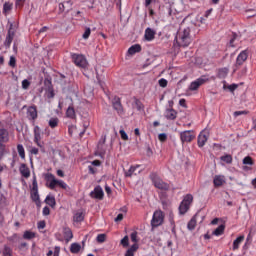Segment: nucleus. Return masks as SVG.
<instances>
[{
	"label": "nucleus",
	"mask_w": 256,
	"mask_h": 256,
	"mask_svg": "<svg viewBox=\"0 0 256 256\" xmlns=\"http://www.w3.org/2000/svg\"><path fill=\"white\" fill-rule=\"evenodd\" d=\"M7 153L6 146L0 142V159H3V156Z\"/></svg>",
	"instance_id": "42"
},
{
	"label": "nucleus",
	"mask_w": 256,
	"mask_h": 256,
	"mask_svg": "<svg viewBox=\"0 0 256 256\" xmlns=\"http://www.w3.org/2000/svg\"><path fill=\"white\" fill-rule=\"evenodd\" d=\"M71 253L77 254L81 251V244L79 243H72L70 246Z\"/></svg>",
	"instance_id": "31"
},
{
	"label": "nucleus",
	"mask_w": 256,
	"mask_h": 256,
	"mask_svg": "<svg viewBox=\"0 0 256 256\" xmlns=\"http://www.w3.org/2000/svg\"><path fill=\"white\" fill-rule=\"evenodd\" d=\"M30 153H31L32 155H38V154H39V149L33 147V148H31Z\"/></svg>",
	"instance_id": "59"
},
{
	"label": "nucleus",
	"mask_w": 256,
	"mask_h": 256,
	"mask_svg": "<svg viewBox=\"0 0 256 256\" xmlns=\"http://www.w3.org/2000/svg\"><path fill=\"white\" fill-rule=\"evenodd\" d=\"M156 32L152 28H146L144 32V39L146 41H153L155 39Z\"/></svg>",
	"instance_id": "16"
},
{
	"label": "nucleus",
	"mask_w": 256,
	"mask_h": 256,
	"mask_svg": "<svg viewBox=\"0 0 256 256\" xmlns=\"http://www.w3.org/2000/svg\"><path fill=\"white\" fill-rule=\"evenodd\" d=\"M38 229H45V221H40L38 223Z\"/></svg>",
	"instance_id": "62"
},
{
	"label": "nucleus",
	"mask_w": 256,
	"mask_h": 256,
	"mask_svg": "<svg viewBox=\"0 0 256 256\" xmlns=\"http://www.w3.org/2000/svg\"><path fill=\"white\" fill-rule=\"evenodd\" d=\"M179 106L180 107H187V102L185 101V99H180L179 100Z\"/></svg>",
	"instance_id": "58"
},
{
	"label": "nucleus",
	"mask_w": 256,
	"mask_h": 256,
	"mask_svg": "<svg viewBox=\"0 0 256 256\" xmlns=\"http://www.w3.org/2000/svg\"><path fill=\"white\" fill-rule=\"evenodd\" d=\"M209 139V131L203 130L198 135V147H205V143H207Z\"/></svg>",
	"instance_id": "11"
},
{
	"label": "nucleus",
	"mask_w": 256,
	"mask_h": 256,
	"mask_svg": "<svg viewBox=\"0 0 256 256\" xmlns=\"http://www.w3.org/2000/svg\"><path fill=\"white\" fill-rule=\"evenodd\" d=\"M220 159L221 161H224V163H227L228 165H231V163H233V156L229 154L221 156Z\"/></svg>",
	"instance_id": "35"
},
{
	"label": "nucleus",
	"mask_w": 256,
	"mask_h": 256,
	"mask_svg": "<svg viewBox=\"0 0 256 256\" xmlns=\"http://www.w3.org/2000/svg\"><path fill=\"white\" fill-rule=\"evenodd\" d=\"M247 112L245 111H236L234 112V117H239V115H245Z\"/></svg>",
	"instance_id": "61"
},
{
	"label": "nucleus",
	"mask_w": 256,
	"mask_h": 256,
	"mask_svg": "<svg viewBox=\"0 0 256 256\" xmlns=\"http://www.w3.org/2000/svg\"><path fill=\"white\" fill-rule=\"evenodd\" d=\"M120 243L122 247H129V236H124Z\"/></svg>",
	"instance_id": "45"
},
{
	"label": "nucleus",
	"mask_w": 256,
	"mask_h": 256,
	"mask_svg": "<svg viewBox=\"0 0 256 256\" xmlns=\"http://www.w3.org/2000/svg\"><path fill=\"white\" fill-rule=\"evenodd\" d=\"M11 253H12L11 247L5 245L4 249L2 251V255L3 256H11Z\"/></svg>",
	"instance_id": "41"
},
{
	"label": "nucleus",
	"mask_w": 256,
	"mask_h": 256,
	"mask_svg": "<svg viewBox=\"0 0 256 256\" xmlns=\"http://www.w3.org/2000/svg\"><path fill=\"white\" fill-rule=\"evenodd\" d=\"M191 203H193V195L187 194L186 196H184V198L179 206L180 215H185V213H187V211H189V209L191 207Z\"/></svg>",
	"instance_id": "4"
},
{
	"label": "nucleus",
	"mask_w": 256,
	"mask_h": 256,
	"mask_svg": "<svg viewBox=\"0 0 256 256\" xmlns=\"http://www.w3.org/2000/svg\"><path fill=\"white\" fill-rule=\"evenodd\" d=\"M195 227H197V216L192 217L187 224V229H189V231H193Z\"/></svg>",
	"instance_id": "25"
},
{
	"label": "nucleus",
	"mask_w": 256,
	"mask_h": 256,
	"mask_svg": "<svg viewBox=\"0 0 256 256\" xmlns=\"http://www.w3.org/2000/svg\"><path fill=\"white\" fill-rule=\"evenodd\" d=\"M132 109H136L137 111H144L145 106H143V103L141 102V100L137 98H133Z\"/></svg>",
	"instance_id": "19"
},
{
	"label": "nucleus",
	"mask_w": 256,
	"mask_h": 256,
	"mask_svg": "<svg viewBox=\"0 0 256 256\" xmlns=\"http://www.w3.org/2000/svg\"><path fill=\"white\" fill-rule=\"evenodd\" d=\"M164 116L166 117V119L174 121V119H177V111H175V109L168 108L166 109Z\"/></svg>",
	"instance_id": "17"
},
{
	"label": "nucleus",
	"mask_w": 256,
	"mask_h": 256,
	"mask_svg": "<svg viewBox=\"0 0 256 256\" xmlns=\"http://www.w3.org/2000/svg\"><path fill=\"white\" fill-rule=\"evenodd\" d=\"M46 205H49V207H55L57 205V202L55 201V196L48 195L45 199Z\"/></svg>",
	"instance_id": "27"
},
{
	"label": "nucleus",
	"mask_w": 256,
	"mask_h": 256,
	"mask_svg": "<svg viewBox=\"0 0 256 256\" xmlns=\"http://www.w3.org/2000/svg\"><path fill=\"white\" fill-rule=\"evenodd\" d=\"M63 235L65 241L69 242L73 239V231H71V228L69 227H64L63 228Z\"/></svg>",
	"instance_id": "21"
},
{
	"label": "nucleus",
	"mask_w": 256,
	"mask_h": 256,
	"mask_svg": "<svg viewBox=\"0 0 256 256\" xmlns=\"http://www.w3.org/2000/svg\"><path fill=\"white\" fill-rule=\"evenodd\" d=\"M238 87H239V85H237V84H230V85L224 84L223 85V89L224 90L228 89V91H230V93H233Z\"/></svg>",
	"instance_id": "37"
},
{
	"label": "nucleus",
	"mask_w": 256,
	"mask_h": 256,
	"mask_svg": "<svg viewBox=\"0 0 256 256\" xmlns=\"http://www.w3.org/2000/svg\"><path fill=\"white\" fill-rule=\"evenodd\" d=\"M158 85H159L160 87H162V88L167 87V85H168L167 79L161 78V79L158 81Z\"/></svg>",
	"instance_id": "47"
},
{
	"label": "nucleus",
	"mask_w": 256,
	"mask_h": 256,
	"mask_svg": "<svg viewBox=\"0 0 256 256\" xmlns=\"http://www.w3.org/2000/svg\"><path fill=\"white\" fill-rule=\"evenodd\" d=\"M17 151H18V155L19 157L25 161V147H23V144H18L17 145Z\"/></svg>",
	"instance_id": "29"
},
{
	"label": "nucleus",
	"mask_w": 256,
	"mask_h": 256,
	"mask_svg": "<svg viewBox=\"0 0 256 256\" xmlns=\"http://www.w3.org/2000/svg\"><path fill=\"white\" fill-rule=\"evenodd\" d=\"M66 117H68V119H75V117H77V115L75 114V108H73V106H69L67 108Z\"/></svg>",
	"instance_id": "26"
},
{
	"label": "nucleus",
	"mask_w": 256,
	"mask_h": 256,
	"mask_svg": "<svg viewBox=\"0 0 256 256\" xmlns=\"http://www.w3.org/2000/svg\"><path fill=\"white\" fill-rule=\"evenodd\" d=\"M164 219H165V216L163 215V211L161 210L155 211L151 220V226L159 227L160 225H163Z\"/></svg>",
	"instance_id": "5"
},
{
	"label": "nucleus",
	"mask_w": 256,
	"mask_h": 256,
	"mask_svg": "<svg viewBox=\"0 0 256 256\" xmlns=\"http://www.w3.org/2000/svg\"><path fill=\"white\" fill-rule=\"evenodd\" d=\"M46 181L49 183L48 187L49 189H55V187H61V189H67V183L63 180H57L55 178V175L53 174H47L46 175Z\"/></svg>",
	"instance_id": "2"
},
{
	"label": "nucleus",
	"mask_w": 256,
	"mask_h": 256,
	"mask_svg": "<svg viewBox=\"0 0 256 256\" xmlns=\"http://www.w3.org/2000/svg\"><path fill=\"white\" fill-rule=\"evenodd\" d=\"M247 57H249L247 50H243L236 58V67H241L247 61Z\"/></svg>",
	"instance_id": "12"
},
{
	"label": "nucleus",
	"mask_w": 256,
	"mask_h": 256,
	"mask_svg": "<svg viewBox=\"0 0 256 256\" xmlns=\"http://www.w3.org/2000/svg\"><path fill=\"white\" fill-rule=\"evenodd\" d=\"M223 233H225V225L221 224L213 231L212 235L219 237L220 235H223Z\"/></svg>",
	"instance_id": "28"
},
{
	"label": "nucleus",
	"mask_w": 256,
	"mask_h": 256,
	"mask_svg": "<svg viewBox=\"0 0 256 256\" xmlns=\"http://www.w3.org/2000/svg\"><path fill=\"white\" fill-rule=\"evenodd\" d=\"M158 139H159V141H160L161 143H165V141H167V134H165V133H160V134L158 135Z\"/></svg>",
	"instance_id": "49"
},
{
	"label": "nucleus",
	"mask_w": 256,
	"mask_h": 256,
	"mask_svg": "<svg viewBox=\"0 0 256 256\" xmlns=\"http://www.w3.org/2000/svg\"><path fill=\"white\" fill-rule=\"evenodd\" d=\"M48 125L49 127H51V129H55V127L59 125V118L57 117L50 118L48 121Z\"/></svg>",
	"instance_id": "30"
},
{
	"label": "nucleus",
	"mask_w": 256,
	"mask_h": 256,
	"mask_svg": "<svg viewBox=\"0 0 256 256\" xmlns=\"http://www.w3.org/2000/svg\"><path fill=\"white\" fill-rule=\"evenodd\" d=\"M43 215L47 216L51 213V210L49 209V207H44L43 211H42Z\"/></svg>",
	"instance_id": "56"
},
{
	"label": "nucleus",
	"mask_w": 256,
	"mask_h": 256,
	"mask_svg": "<svg viewBox=\"0 0 256 256\" xmlns=\"http://www.w3.org/2000/svg\"><path fill=\"white\" fill-rule=\"evenodd\" d=\"M14 36H15V33H13L11 30H9L8 34L6 36V40H5L6 47H11V43H13Z\"/></svg>",
	"instance_id": "23"
},
{
	"label": "nucleus",
	"mask_w": 256,
	"mask_h": 256,
	"mask_svg": "<svg viewBox=\"0 0 256 256\" xmlns=\"http://www.w3.org/2000/svg\"><path fill=\"white\" fill-rule=\"evenodd\" d=\"M139 249V245L137 243L133 244L128 250L131 251L132 253H135Z\"/></svg>",
	"instance_id": "54"
},
{
	"label": "nucleus",
	"mask_w": 256,
	"mask_h": 256,
	"mask_svg": "<svg viewBox=\"0 0 256 256\" xmlns=\"http://www.w3.org/2000/svg\"><path fill=\"white\" fill-rule=\"evenodd\" d=\"M119 133L123 141H129V136L127 135V132H125V130H120Z\"/></svg>",
	"instance_id": "46"
},
{
	"label": "nucleus",
	"mask_w": 256,
	"mask_h": 256,
	"mask_svg": "<svg viewBox=\"0 0 256 256\" xmlns=\"http://www.w3.org/2000/svg\"><path fill=\"white\" fill-rule=\"evenodd\" d=\"M71 58L73 63H75L77 67H81L82 69H85V67H87V58H85L83 55L71 54Z\"/></svg>",
	"instance_id": "6"
},
{
	"label": "nucleus",
	"mask_w": 256,
	"mask_h": 256,
	"mask_svg": "<svg viewBox=\"0 0 256 256\" xmlns=\"http://www.w3.org/2000/svg\"><path fill=\"white\" fill-rule=\"evenodd\" d=\"M60 251H61V248L56 246L54 248L53 256H59Z\"/></svg>",
	"instance_id": "57"
},
{
	"label": "nucleus",
	"mask_w": 256,
	"mask_h": 256,
	"mask_svg": "<svg viewBox=\"0 0 256 256\" xmlns=\"http://www.w3.org/2000/svg\"><path fill=\"white\" fill-rule=\"evenodd\" d=\"M11 9H13V4H11L9 2L4 3L3 13H5V15H7V13H9V11H11Z\"/></svg>",
	"instance_id": "38"
},
{
	"label": "nucleus",
	"mask_w": 256,
	"mask_h": 256,
	"mask_svg": "<svg viewBox=\"0 0 256 256\" xmlns=\"http://www.w3.org/2000/svg\"><path fill=\"white\" fill-rule=\"evenodd\" d=\"M235 39H236V36L234 35L233 38L229 42L230 47H235V44H233V43H235Z\"/></svg>",
	"instance_id": "63"
},
{
	"label": "nucleus",
	"mask_w": 256,
	"mask_h": 256,
	"mask_svg": "<svg viewBox=\"0 0 256 256\" xmlns=\"http://www.w3.org/2000/svg\"><path fill=\"white\" fill-rule=\"evenodd\" d=\"M31 199L35 203H39V192H31Z\"/></svg>",
	"instance_id": "44"
},
{
	"label": "nucleus",
	"mask_w": 256,
	"mask_h": 256,
	"mask_svg": "<svg viewBox=\"0 0 256 256\" xmlns=\"http://www.w3.org/2000/svg\"><path fill=\"white\" fill-rule=\"evenodd\" d=\"M20 174L25 179H29L31 177V170H29V167H27V164H21L19 168Z\"/></svg>",
	"instance_id": "13"
},
{
	"label": "nucleus",
	"mask_w": 256,
	"mask_h": 256,
	"mask_svg": "<svg viewBox=\"0 0 256 256\" xmlns=\"http://www.w3.org/2000/svg\"><path fill=\"white\" fill-rule=\"evenodd\" d=\"M31 192H39V186L37 184V178L34 176L32 181V189Z\"/></svg>",
	"instance_id": "40"
},
{
	"label": "nucleus",
	"mask_w": 256,
	"mask_h": 256,
	"mask_svg": "<svg viewBox=\"0 0 256 256\" xmlns=\"http://www.w3.org/2000/svg\"><path fill=\"white\" fill-rule=\"evenodd\" d=\"M27 117L30 121L37 119V107L31 106L27 109Z\"/></svg>",
	"instance_id": "14"
},
{
	"label": "nucleus",
	"mask_w": 256,
	"mask_h": 256,
	"mask_svg": "<svg viewBox=\"0 0 256 256\" xmlns=\"http://www.w3.org/2000/svg\"><path fill=\"white\" fill-rule=\"evenodd\" d=\"M23 239H26V240H31V239H35V232H32V231H25L24 234H23Z\"/></svg>",
	"instance_id": "34"
},
{
	"label": "nucleus",
	"mask_w": 256,
	"mask_h": 256,
	"mask_svg": "<svg viewBox=\"0 0 256 256\" xmlns=\"http://www.w3.org/2000/svg\"><path fill=\"white\" fill-rule=\"evenodd\" d=\"M245 240V236H239L237 239L234 240L233 242V251H237L239 249V246L243 241Z\"/></svg>",
	"instance_id": "24"
},
{
	"label": "nucleus",
	"mask_w": 256,
	"mask_h": 256,
	"mask_svg": "<svg viewBox=\"0 0 256 256\" xmlns=\"http://www.w3.org/2000/svg\"><path fill=\"white\" fill-rule=\"evenodd\" d=\"M125 256H135V252H131V250H127Z\"/></svg>",
	"instance_id": "64"
},
{
	"label": "nucleus",
	"mask_w": 256,
	"mask_h": 256,
	"mask_svg": "<svg viewBox=\"0 0 256 256\" xmlns=\"http://www.w3.org/2000/svg\"><path fill=\"white\" fill-rule=\"evenodd\" d=\"M8 65L12 68L17 67V59L15 58V56H10Z\"/></svg>",
	"instance_id": "43"
},
{
	"label": "nucleus",
	"mask_w": 256,
	"mask_h": 256,
	"mask_svg": "<svg viewBox=\"0 0 256 256\" xmlns=\"http://www.w3.org/2000/svg\"><path fill=\"white\" fill-rule=\"evenodd\" d=\"M207 81H209V78H206L205 76L196 79L190 84V91H197L199 87H201V85H204V83H207Z\"/></svg>",
	"instance_id": "8"
},
{
	"label": "nucleus",
	"mask_w": 256,
	"mask_h": 256,
	"mask_svg": "<svg viewBox=\"0 0 256 256\" xmlns=\"http://www.w3.org/2000/svg\"><path fill=\"white\" fill-rule=\"evenodd\" d=\"M130 238H131V241L133 243H138L139 242V239H137V232H132L131 235H130Z\"/></svg>",
	"instance_id": "50"
},
{
	"label": "nucleus",
	"mask_w": 256,
	"mask_h": 256,
	"mask_svg": "<svg viewBox=\"0 0 256 256\" xmlns=\"http://www.w3.org/2000/svg\"><path fill=\"white\" fill-rule=\"evenodd\" d=\"M228 74H229V69L227 68H222L218 71V77H220V79H225V77H227Z\"/></svg>",
	"instance_id": "36"
},
{
	"label": "nucleus",
	"mask_w": 256,
	"mask_h": 256,
	"mask_svg": "<svg viewBox=\"0 0 256 256\" xmlns=\"http://www.w3.org/2000/svg\"><path fill=\"white\" fill-rule=\"evenodd\" d=\"M90 197H92V199H98L99 201H101L103 197H105L103 188H101V186H96L94 190L90 193Z\"/></svg>",
	"instance_id": "10"
},
{
	"label": "nucleus",
	"mask_w": 256,
	"mask_h": 256,
	"mask_svg": "<svg viewBox=\"0 0 256 256\" xmlns=\"http://www.w3.org/2000/svg\"><path fill=\"white\" fill-rule=\"evenodd\" d=\"M140 51H141V45H139V44L132 45L128 49V55H135V53H140Z\"/></svg>",
	"instance_id": "22"
},
{
	"label": "nucleus",
	"mask_w": 256,
	"mask_h": 256,
	"mask_svg": "<svg viewBox=\"0 0 256 256\" xmlns=\"http://www.w3.org/2000/svg\"><path fill=\"white\" fill-rule=\"evenodd\" d=\"M88 171L91 173V175H95L97 173V169H95L93 166H88Z\"/></svg>",
	"instance_id": "55"
},
{
	"label": "nucleus",
	"mask_w": 256,
	"mask_h": 256,
	"mask_svg": "<svg viewBox=\"0 0 256 256\" xmlns=\"http://www.w3.org/2000/svg\"><path fill=\"white\" fill-rule=\"evenodd\" d=\"M243 165H255V162H253V158H251L250 156H246L243 159Z\"/></svg>",
	"instance_id": "39"
},
{
	"label": "nucleus",
	"mask_w": 256,
	"mask_h": 256,
	"mask_svg": "<svg viewBox=\"0 0 256 256\" xmlns=\"http://www.w3.org/2000/svg\"><path fill=\"white\" fill-rule=\"evenodd\" d=\"M175 41L178 47H189L193 41V37L191 36V28H180L176 35Z\"/></svg>",
	"instance_id": "1"
},
{
	"label": "nucleus",
	"mask_w": 256,
	"mask_h": 256,
	"mask_svg": "<svg viewBox=\"0 0 256 256\" xmlns=\"http://www.w3.org/2000/svg\"><path fill=\"white\" fill-rule=\"evenodd\" d=\"M34 143H36V145L38 147H40V149H43L44 147V143L41 141V128H39V126H35L34 127Z\"/></svg>",
	"instance_id": "9"
},
{
	"label": "nucleus",
	"mask_w": 256,
	"mask_h": 256,
	"mask_svg": "<svg viewBox=\"0 0 256 256\" xmlns=\"http://www.w3.org/2000/svg\"><path fill=\"white\" fill-rule=\"evenodd\" d=\"M106 235L105 234H99L98 236H97V238H96V241L98 242V243H105V239H106Z\"/></svg>",
	"instance_id": "48"
},
{
	"label": "nucleus",
	"mask_w": 256,
	"mask_h": 256,
	"mask_svg": "<svg viewBox=\"0 0 256 256\" xmlns=\"http://www.w3.org/2000/svg\"><path fill=\"white\" fill-rule=\"evenodd\" d=\"M195 139V132L193 130H185L180 132V141L182 143H191Z\"/></svg>",
	"instance_id": "7"
},
{
	"label": "nucleus",
	"mask_w": 256,
	"mask_h": 256,
	"mask_svg": "<svg viewBox=\"0 0 256 256\" xmlns=\"http://www.w3.org/2000/svg\"><path fill=\"white\" fill-rule=\"evenodd\" d=\"M112 105L118 113H123V105H121V99L119 97H114Z\"/></svg>",
	"instance_id": "15"
},
{
	"label": "nucleus",
	"mask_w": 256,
	"mask_h": 256,
	"mask_svg": "<svg viewBox=\"0 0 256 256\" xmlns=\"http://www.w3.org/2000/svg\"><path fill=\"white\" fill-rule=\"evenodd\" d=\"M47 97H48V99H53V97H55V92H53V89H51V88L48 89Z\"/></svg>",
	"instance_id": "53"
},
{
	"label": "nucleus",
	"mask_w": 256,
	"mask_h": 256,
	"mask_svg": "<svg viewBox=\"0 0 256 256\" xmlns=\"http://www.w3.org/2000/svg\"><path fill=\"white\" fill-rule=\"evenodd\" d=\"M9 131L5 128H0V143H8Z\"/></svg>",
	"instance_id": "18"
},
{
	"label": "nucleus",
	"mask_w": 256,
	"mask_h": 256,
	"mask_svg": "<svg viewBox=\"0 0 256 256\" xmlns=\"http://www.w3.org/2000/svg\"><path fill=\"white\" fill-rule=\"evenodd\" d=\"M31 85V82H29V80H27V79H24L23 81H22V88L23 89H29V86Z\"/></svg>",
	"instance_id": "52"
},
{
	"label": "nucleus",
	"mask_w": 256,
	"mask_h": 256,
	"mask_svg": "<svg viewBox=\"0 0 256 256\" xmlns=\"http://www.w3.org/2000/svg\"><path fill=\"white\" fill-rule=\"evenodd\" d=\"M150 179H151L154 187H156V189H161L162 191H169V184L164 182L161 179V177H159V175H157V173H151Z\"/></svg>",
	"instance_id": "3"
},
{
	"label": "nucleus",
	"mask_w": 256,
	"mask_h": 256,
	"mask_svg": "<svg viewBox=\"0 0 256 256\" xmlns=\"http://www.w3.org/2000/svg\"><path fill=\"white\" fill-rule=\"evenodd\" d=\"M139 169V165L131 166L128 171L125 172V177H133V173Z\"/></svg>",
	"instance_id": "32"
},
{
	"label": "nucleus",
	"mask_w": 256,
	"mask_h": 256,
	"mask_svg": "<svg viewBox=\"0 0 256 256\" xmlns=\"http://www.w3.org/2000/svg\"><path fill=\"white\" fill-rule=\"evenodd\" d=\"M84 219H85V215L83 214V212H77L74 215L75 223H81V221H83Z\"/></svg>",
	"instance_id": "33"
},
{
	"label": "nucleus",
	"mask_w": 256,
	"mask_h": 256,
	"mask_svg": "<svg viewBox=\"0 0 256 256\" xmlns=\"http://www.w3.org/2000/svg\"><path fill=\"white\" fill-rule=\"evenodd\" d=\"M116 223H119V221H123V214H118L117 217L114 219Z\"/></svg>",
	"instance_id": "60"
},
{
	"label": "nucleus",
	"mask_w": 256,
	"mask_h": 256,
	"mask_svg": "<svg viewBox=\"0 0 256 256\" xmlns=\"http://www.w3.org/2000/svg\"><path fill=\"white\" fill-rule=\"evenodd\" d=\"M225 183V176L216 175L213 179L214 187H221Z\"/></svg>",
	"instance_id": "20"
},
{
	"label": "nucleus",
	"mask_w": 256,
	"mask_h": 256,
	"mask_svg": "<svg viewBox=\"0 0 256 256\" xmlns=\"http://www.w3.org/2000/svg\"><path fill=\"white\" fill-rule=\"evenodd\" d=\"M90 35H91V28H86L82 37H83V39H89Z\"/></svg>",
	"instance_id": "51"
}]
</instances>
